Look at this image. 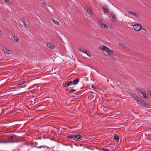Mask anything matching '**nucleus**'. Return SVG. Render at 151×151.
I'll use <instances>...</instances> for the list:
<instances>
[{
    "label": "nucleus",
    "instance_id": "13",
    "mask_svg": "<svg viewBox=\"0 0 151 151\" xmlns=\"http://www.w3.org/2000/svg\"><path fill=\"white\" fill-rule=\"evenodd\" d=\"M80 79L77 78L75 80L73 81V82L72 81V84L73 85H76L78 83Z\"/></svg>",
    "mask_w": 151,
    "mask_h": 151
},
{
    "label": "nucleus",
    "instance_id": "15",
    "mask_svg": "<svg viewBox=\"0 0 151 151\" xmlns=\"http://www.w3.org/2000/svg\"><path fill=\"white\" fill-rule=\"evenodd\" d=\"M74 139H80L81 137H82V136L80 135V134H77V135H76L75 134V136H74Z\"/></svg>",
    "mask_w": 151,
    "mask_h": 151
},
{
    "label": "nucleus",
    "instance_id": "27",
    "mask_svg": "<svg viewBox=\"0 0 151 151\" xmlns=\"http://www.w3.org/2000/svg\"><path fill=\"white\" fill-rule=\"evenodd\" d=\"M35 86H32L31 87H30L28 89L29 90H31L32 91L34 90V89L35 88L34 87Z\"/></svg>",
    "mask_w": 151,
    "mask_h": 151
},
{
    "label": "nucleus",
    "instance_id": "9",
    "mask_svg": "<svg viewBox=\"0 0 151 151\" xmlns=\"http://www.w3.org/2000/svg\"><path fill=\"white\" fill-rule=\"evenodd\" d=\"M3 50L5 53L9 54H11L12 53V52L10 50L6 48H4Z\"/></svg>",
    "mask_w": 151,
    "mask_h": 151
},
{
    "label": "nucleus",
    "instance_id": "29",
    "mask_svg": "<svg viewBox=\"0 0 151 151\" xmlns=\"http://www.w3.org/2000/svg\"><path fill=\"white\" fill-rule=\"evenodd\" d=\"M79 50L82 52H83L84 50H84L83 49H82L81 48H79L78 49Z\"/></svg>",
    "mask_w": 151,
    "mask_h": 151
},
{
    "label": "nucleus",
    "instance_id": "37",
    "mask_svg": "<svg viewBox=\"0 0 151 151\" xmlns=\"http://www.w3.org/2000/svg\"><path fill=\"white\" fill-rule=\"evenodd\" d=\"M142 29L143 30H145V31H146V30L145 28H142V29Z\"/></svg>",
    "mask_w": 151,
    "mask_h": 151
},
{
    "label": "nucleus",
    "instance_id": "22",
    "mask_svg": "<svg viewBox=\"0 0 151 151\" xmlns=\"http://www.w3.org/2000/svg\"><path fill=\"white\" fill-rule=\"evenodd\" d=\"M52 21L55 24H56L58 25H59L60 24H59V22L57 21H56V20H54V19H53L52 20Z\"/></svg>",
    "mask_w": 151,
    "mask_h": 151
},
{
    "label": "nucleus",
    "instance_id": "26",
    "mask_svg": "<svg viewBox=\"0 0 151 151\" xmlns=\"http://www.w3.org/2000/svg\"><path fill=\"white\" fill-rule=\"evenodd\" d=\"M10 142L9 141H6L5 142L4 141H0V143H7L8 142Z\"/></svg>",
    "mask_w": 151,
    "mask_h": 151
},
{
    "label": "nucleus",
    "instance_id": "20",
    "mask_svg": "<svg viewBox=\"0 0 151 151\" xmlns=\"http://www.w3.org/2000/svg\"><path fill=\"white\" fill-rule=\"evenodd\" d=\"M142 95L146 99H147L148 98V94H147L145 92H144L143 94Z\"/></svg>",
    "mask_w": 151,
    "mask_h": 151
},
{
    "label": "nucleus",
    "instance_id": "10",
    "mask_svg": "<svg viewBox=\"0 0 151 151\" xmlns=\"http://www.w3.org/2000/svg\"><path fill=\"white\" fill-rule=\"evenodd\" d=\"M110 15L111 16L112 19V21L113 22H115V21L116 18V15L113 12H111Z\"/></svg>",
    "mask_w": 151,
    "mask_h": 151
},
{
    "label": "nucleus",
    "instance_id": "30",
    "mask_svg": "<svg viewBox=\"0 0 151 151\" xmlns=\"http://www.w3.org/2000/svg\"><path fill=\"white\" fill-rule=\"evenodd\" d=\"M45 147L44 146H40L36 147L38 148H41L42 147Z\"/></svg>",
    "mask_w": 151,
    "mask_h": 151
},
{
    "label": "nucleus",
    "instance_id": "6",
    "mask_svg": "<svg viewBox=\"0 0 151 151\" xmlns=\"http://www.w3.org/2000/svg\"><path fill=\"white\" fill-rule=\"evenodd\" d=\"M47 47L51 49L52 50L55 48L54 45L49 42H47Z\"/></svg>",
    "mask_w": 151,
    "mask_h": 151
},
{
    "label": "nucleus",
    "instance_id": "1",
    "mask_svg": "<svg viewBox=\"0 0 151 151\" xmlns=\"http://www.w3.org/2000/svg\"><path fill=\"white\" fill-rule=\"evenodd\" d=\"M132 26H133L134 30L137 32L140 31L141 29H142V26L140 24H137Z\"/></svg>",
    "mask_w": 151,
    "mask_h": 151
},
{
    "label": "nucleus",
    "instance_id": "40",
    "mask_svg": "<svg viewBox=\"0 0 151 151\" xmlns=\"http://www.w3.org/2000/svg\"><path fill=\"white\" fill-rule=\"evenodd\" d=\"M34 147H36L35 146H33Z\"/></svg>",
    "mask_w": 151,
    "mask_h": 151
},
{
    "label": "nucleus",
    "instance_id": "7",
    "mask_svg": "<svg viewBox=\"0 0 151 151\" xmlns=\"http://www.w3.org/2000/svg\"><path fill=\"white\" fill-rule=\"evenodd\" d=\"M72 84V81H69L68 82H65L64 85V87H67L70 86H71Z\"/></svg>",
    "mask_w": 151,
    "mask_h": 151
},
{
    "label": "nucleus",
    "instance_id": "5",
    "mask_svg": "<svg viewBox=\"0 0 151 151\" xmlns=\"http://www.w3.org/2000/svg\"><path fill=\"white\" fill-rule=\"evenodd\" d=\"M104 10V12L105 14H107L109 12V10L108 7L106 6H104L102 7Z\"/></svg>",
    "mask_w": 151,
    "mask_h": 151
},
{
    "label": "nucleus",
    "instance_id": "31",
    "mask_svg": "<svg viewBox=\"0 0 151 151\" xmlns=\"http://www.w3.org/2000/svg\"><path fill=\"white\" fill-rule=\"evenodd\" d=\"M91 88H93V89L97 88L95 86H94L93 85H92L91 86Z\"/></svg>",
    "mask_w": 151,
    "mask_h": 151
},
{
    "label": "nucleus",
    "instance_id": "23",
    "mask_svg": "<svg viewBox=\"0 0 151 151\" xmlns=\"http://www.w3.org/2000/svg\"><path fill=\"white\" fill-rule=\"evenodd\" d=\"M22 23L23 24H24V26L25 27H27V24H26V22L25 21V20H23L22 21Z\"/></svg>",
    "mask_w": 151,
    "mask_h": 151
},
{
    "label": "nucleus",
    "instance_id": "38",
    "mask_svg": "<svg viewBox=\"0 0 151 151\" xmlns=\"http://www.w3.org/2000/svg\"><path fill=\"white\" fill-rule=\"evenodd\" d=\"M42 3L43 5H45V3L44 2H42Z\"/></svg>",
    "mask_w": 151,
    "mask_h": 151
},
{
    "label": "nucleus",
    "instance_id": "4",
    "mask_svg": "<svg viewBox=\"0 0 151 151\" xmlns=\"http://www.w3.org/2000/svg\"><path fill=\"white\" fill-rule=\"evenodd\" d=\"M138 102L141 104L144 107H149L150 106V105L149 104L146 103L142 99H140Z\"/></svg>",
    "mask_w": 151,
    "mask_h": 151
},
{
    "label": "nucleus",
    "instance_id": "3",
    "mask_svg": "<svg viewBox=\"0 0 151 151\" xmlns=\"http://www.w3.org/2000/svg\"><path fill=\"white\" fill-rule=\"evenodd\" d=\"M127 12L128 14H132V15L134 16L136 18L138 19H139L140 17L139 16L136 12L131 11H128Z\"/></svg>",
    "mask_w": 151,
    "mask_h": 151
},
{
    "label": "nucleus",
    "instance_id": "16",
    "mask_svg": "<svg viewBox=\"0 0 151 151\" xmlns=\"http://www.w3.org/2000/svg\"><path fill=\"white\" fill-rule=\"evenodd\" d=\"M26 83L25 81H20L17 85L18 87H20V85H23Z\"/></svg>",
    "mask_w": 151,
    "mask_h": 151
},
{
    "label": "nucleus",
    "instance_id": "17",
    "mask_svg": "<svg viewBox=\"0 0 151 151\" xmlns=\"http://www.w3.org/2000/svg\"><path fill=\"white\" fill-rule=\"evenodd\" d=\"M119 45L123 47L125 49L127 50V49H128L127 46L126 45H125L121 43H119Z\"/></svg>",
    "mask_w": 151,
    "mask_h": 151
},
{
    "label": "nucleus",
    "instance_id": "8",
    "mask_svg": "<svg viewBox=\"0 0 151 151\" xmlns=\"http://www.w3.org/2000/svg\"><path fill=\"white\" fill-rule=\"evenodd\" d=\"M131 96L135 99L138 102L140 99H141L139 97H138L134 93H132L131 94Z\"/></svg>",
    "mask_w": 151,
    "mask_h": 151
},
{
    "label": "nucleus",
    "instance_id": "41",
    "mask_svg": "<svg viewBox=\"0 0 151 151\" xmlns=\"http://www.w3.org/2000/svg\"><path fill=\"white\" fill-rule=\"evenodd\" d=\"M41 1H42L43 0H40Z\"/></svg>",
    "mask_w": 151,
    "mask_h": 151
},
{
    "label": "nucleus",
    "instance_id": "25",
    "mask_svg": "<svg viewBox=\"0 0 151 151\" xmlns=\"http://www.w3.org/2000/svg\"><path fill=\"white\" fill-rule=\"evenodd\" d=\"M100 26H102L103 25V22L101 20H99L98 21Z\"/></svg>",
    "mask_w": 151,
    "mask_h": 151
},
{
    "label": "nucleus",
    "instance_id": "39",
    "mask_svg": "<svg viewBox=\"0 0 151 151\" xmlns=\"http://www.w3.org/2000/svg\"><path fill=\"white\" fill-rule=\"evenodd\" d=\"M1 31H0V35H1Z\"/></svg>",
    "mask_w": 151,
    "mask_h": 151
},
{
    "label": "nucleus",
    "instance_id": "21",
    "mask_svg": "<svg viewBox=\"0 0 151 151\" xmlns=\"http://www.w3.org/2000/svg\"><path fill=\"white\" fill-rule=\"evenodd\" d=\"M74 136H75V134L70 135L68 136L67 137L68 138H71V139H73V138L74 139V137H75Z\"/></svg>",
    "mask_w": 151,
    "mask_h": 151
},
{
    "label": "nucleus",
    "instance_id": "34",
    "mask_svg": "<svg viewBox=\"0 0 151 151\" xmlns=\"http://www.w3.org/2000/svg\"><path fill=\"white\" fill-rule=\"evenodd\" d=\"M104 148H99V150H100V151L103 150H104Z\"/></svg>",
    "mask_w": 151,
    "mask_h": 151
},
{
    "label": "nucleus",
    "instance_id": "11",
    "mask_svg": "<svg viewBox=\"0 0 151 151\" xmlns=\"http://www.w3.org/2000/svg\"><path fill=\"white\" fill-rule=\"evenodd\" d=\"M11 39L14 41L17 42H18L19 41V39L17 37L14 35H13V36L12 37Z\"/></svg>",
    "mask_w": 151,
    "mask_h": 151
},
{
    "label": "nucleus",
    "instance_id": "18",
    "mask_svg": "<svg viewBox=\"0 0 151 151\" xmlns=\"http://www.w3.org/2000/svg\"><path fill=\"white\" fill-rule=\"evenodd\" d=\"M83 52L86 54L88 56L91 57V55L90 53V52L87 50H84Z\"/></svg>",
    "mask_w": 151,
    "mask_h": 151
},
{
    "label": "nucleus",
    "instance_id": "12",
    "mask_svg": "<svg viewBox=\"0 0 151 151\" xmlns=\"http://www.w3.org/2000/svg\"><path fill=\"white\" fill-rule=\"evenodd\" d=\"M87 11V13L89 15L92 16L93 15V13L90 8H88Z\"/></svg>",
    "mask_w": 151,
    "mask_h": 151
},
{
    "label": "nucleus",
    "instance_id": "28",
    "mask_svg": "<svg viewBox=\"0 0 151 151\" xmlns=\"http://www.w3.org/2000/svg\"><path fill=\"white\" fill-rule=\"evenodd\" d=\"M5 2L7 3H10V1L9 0H3Z\"/></svg>",
    "mask_w": 151,
    "mask_h": 151
},
{
    "label": "nucleus",
    "instance_id": "36",
    "mask_svg": "<svg viewBox=\"0 0 151 151\" xmlns=\"http://www.w3.org/2000/svg\"><path fill=\"white\" fill-rule=\"evenodd\" d=\"M148 92H149V93L150 95V96H151V91H148Z\"/></svg>",
    "mask_w": 151,
    "mask_h": 151
},
{
    "label": "nucleus",
    "instance_id": "2",
    "mask_svg": "<svg viewBox=\"0 0 151 151\" xmlns=\"http://www.w3.org/2000/svg\"><path fill=\"white\" fill-rule=\"evenodd\" d=\"M99 49H102L103 50L106 51L109 54H110L112 52L111 50L107 47L105 46H99L98 47Z\"/></svg>",
    "mask_w": 151,
    "mask_h": 151
},
{
    "label": "nucleus",
    "instance_id": "32",
    "mask_svg": "<svg viewBox=\"0 0 151 151\" xmlns=\"http://www.w3.org/2000/svg\"><path fill=\"white\" fill-rule=\"evenodd\" d=\"M13 137L12 136L10 135L9 137V139H12L13 138Z\"/></svg>",
    "mask_w": 151,
    "mask_h": 151
},
{
    "label": "nucleus",
    "instance_id": "24",
    "mask_svg": "<svg viewBox=\"0 0 151 151\" xmlns=\"http://www.w3.org/2000/svg\"><path fill=\"white\" fill-rule=\"evenodd\" d=\"M76 91V90L74 89L71 88L69 91V92L70 93H73V92H75Z\"/></svg>",
    "mask_w": 151,
    "mask_h": 151
},
{
    "label": "nucleus",
    "instance_id": "35",
    "mask_svg": "<svg viewBox=\"0 0 151 151\" xmlns=\"http://www.w3.org/2000/svg\"><path fill=\"white\" fill-rule=\"evenodd\" d=\"M107 27V25L106 24H104V28H106Z\"/></svg>",
    "mask_w": 151,
    "mask_h": 151
},
{
    "label": "nucleus",
    "instance_id": "19",
    "mask_svg": "<svg viewBox=\"0 0 151 151\" xmlns=\"http://www.w3.org/2000/svg\"><path fill=\"white\" fill-rule=\"evenodd\" d=\"M136 90L138 93H140L141 94H142L144 93L143 91L140 90L138 88L136 89Z\"/></svg>",
    "mask_w": 151,
    "mask_h": 151
},
{
    "label": "nucleus",
    "instance_id": "33",
    "mask_svg": "<svg viewBox=\"0 0 151 151\" xmlns=\"http://www.w3.org/2000/svg\"><path fill=\"white\" fill-rule=\"evenodd\" d=\"M103 151H110V150H109V149L106 148L104 149L103 150Z\"/></svg>",
    "mask_w": 151,
    "mask_h": 151
},
{
    "label": "nucleus",
    "instance_id": "14",
    "mask_svg": "<svg viewBox=\"0 0 151 151\" xmlns=\"http://www.w3.org/2000/svg\"><path fill=\"white\" fill-rule=\"evenodd\" d=\"M114 139L116 142H118L119 139V136L115 134L114 136Z\"/></svg>",
    "mask_w": 151,
    "mask_h": 151
}]
</instances>
